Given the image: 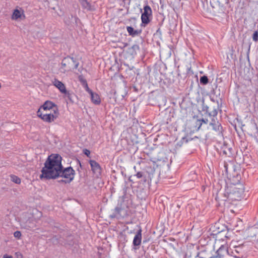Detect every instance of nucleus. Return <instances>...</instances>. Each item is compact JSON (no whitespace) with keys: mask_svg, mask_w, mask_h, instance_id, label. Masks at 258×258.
<instances>
[{"mask_svg":"<svg viewBox=\"0 0 258 258\" xmlns=\"http://www.w3.org/2000/svg\"><path fill=\"white\" fill-rule=\"evenodd\" d=\"M61 159V157L58 154H51L49 156L41 170L42 174L40 178L54 179L60 176L65 179L59 180V182L70 183L74 178L75 170L71 167L62 170Z\"/></svg>","mask_w":258,"mask_h":258,"instance_id":"obj_1","label":"nucleus"},{"mask_svg":"<svg viewBox=\"0 0 258 258\" xmlns=\"http://www.w3.org/2000/svg\"><path fill=\"white\" fill-rule=\"evenodd\" d=\"M79 64V62L75 58L68 56L62 60L60 71L62 73H65L72 69H76L78 67Z\"/></svg>","mask_w":258,"mask_h":258,"instance_id":"obj_2","label":"nucleus"},{"mask_svg":"<svg viewBox=\"0 0 258 258\" xmlns=\"http://www.w3.org/2000/svg\"><path fill=\"white\" fill-rule=\"evenodd\" d=\"M58 110H53V112H44L38 109L37 112V115L43 121L46 122L50 123L53 121L58 117Z\"/></svg>","mask_w":258,"mask_h":258,"instance_id":"obj_3","label":"nucleus"},{"mask_svg":"<svg viewBox=\"0 0 258 258\" xmlns=\"http://www.w3.org/2000/svg\"><path fill=\"white\" fill-rule=\"evenodd\" d=\"M230 255L235 258H242L245 254L247 247L244 244L238 245H233L232 248L230 247Z\"/></svg>","mask_w":258,"mask_h":258,"instance_id":"obj_4","label":"nucleus"},{"mask_svg":"<svg viewBox=\"0 0 258 258\" xmlns=\"http://www.w3.org/2000/svg\"><path fill=\"white\" fill-rule=\"evenodd\" d=\"M152 9L149 6L146 5L144 7V12L141 15V20L144 26L149 23V17L152 15Z\"/></svg>","mask_w":258,"mask_h":258,"instance_id":"obj_5","label":"nucleus"},{"mask_svg":"<svg viewBox=\"0 0 258 258\" xmlns=\"http://www.w3.org/2000/svg\"><path fill=\"white\" fill-rule=\"evenodd\" d=\"M127 215L126 210L119 207L117 206L114 210L113 213L110 215L112 218L120 219L124 218Z\"/></svg>","mask_w":258,"mask_h":258,"instance_id":"obj_6","label":"nucleus"},{"mask_svg":"<svg viewBox=\"0 0 258 258\" xmlns=\"http://www.w3.org/2000/svg\"><path fill=\"white\" fill-rule=\"evenodd\" d=\"M11 18L14 20H24L26 16L24 11L22 8L17 7L13 11Z\"/></svg>","mask_w":258,"mask_h":258,"instance_id":"obj_7","label":"nucleus"},{"mask_svg":"<svg viewBox=\"0 0 258 258\" xmlns=\"http://www.w3.org/2000/svg\"><path fill=\"white\" fill-rule=\"evenodd\" d=\"M217 256L213 257H224L226 254L230 255L231 253V249L230 247L228 248L227 245H221L220 248L217 250Z\"/></svg>","mask_w":258,"mask_h":258,"instance_id":"obj_8","label":"nucleus"},{"mask_svg":"<svg viewBox=\"0 0 258 258\" xmlns=\"http://www.w3.org/2000/svg\"><path fill=\"white\" fill-rule=\"evenodd\" d=\"M39 109L43 110V111L47 112L48 111L53 112V110H57L56 105L51 101H46L41 106Z\"/></svg>","mask_w":258,"mask_h":258,"instance_id":"obj_9","label":"nucleus"},{"mask_svg":"<svg viewBox=\"0 0 258 258\" xmlns=\"http://www.w3.org/2000/svg\"><path fill=\"white\" fill-rule=\"evenodd\" d=\"M89 163L93 172L97 175H100L101 168L99 164L93 160H90Z\"/></svg>","mask_w":258,"mask_h":258,"instance_id":"obj_10","label":"nucleus"},{"mask_svg":"<svg viewBox=\"0 0 258 258\" xmlns=\"http://www.w3.org/2000/svg\"><path fill=\"white\" fill-rule=\"evenodd\" d=\"M52 83L61 93L66 92V86L61 81L57 79H54L52 81Z\"/></svg>","mask_w":258,"mask_h":258,"instance_id":"obj_11","label":"nucleus"},{"mask_svg":"<svg viewBox=\"0 0 258 258\" xmlns=\"http://www.w3.org/2000/svg\"><path fill=\"white\" fill-rule=\"evenodd\" d=\"M210 124L212 126L213 130L219 134L222 133V127L218 121H216L214 119H212Z\"/></svg>","mask_w":258,"mask_h":258,"instance_id":"obj_12","label":"nucleus"},{"mask_svg":"<svg viewBox=\"0 0 258 258\" xmlns=\"http://www.w3.org/2000/svg\"><path fill=\"white\" fill-rule=\"evenodd\" d=\"M142 241V229L140 228L136 234L134 239L133 244L135 246H139L141 244Z\"/></svg>","mask_w":258,"mask_h":258,"instance_id":"obj_13","label":"nucleus"},{"mask_svg":"<svg viewBox=\"0 0 258 258\" xmlns=\"http://www.w3.org/2000/svg\"><path fill=\"white\" fill-rule=\"evenodd\" d=\"M126 30L129 35L132 37L138 36L141 33V30H135L134 28L131 26H126Z\"/></svg>","mask_w":258,"mask_h":258,"instance_id":"obj_14","label":"nucleus"},{"mask_svg":"<svg viewBox=\"0 0 258 258\" xmlns=\"http://www.w3.org/2000/svg\"><path fill=\"white\" fill-rule=\"evenodd\" d=\"M90 95L91 96V101L94 104L96 105L100 104L101 103V99L98 94L93 92Z\"/></svg>","mask_w":258,"mask_h":258,"instance_id":"obj_15","label":"nucleus"},{"mask_svg":"<svg viewBox=\"0 0 258 258\" xmlns=\"http://www.w3.org/2000/svg\"><path fill=\"white\" fill-rule=\"evenodd\" d=\"M82 8L88 11L92 10L91 4L87 0H79Z\"/></svg>","mask_w":258,"mask_h":258,"instance_id":"obj_16","label":"nucleus"},{"mask_svg":"<svg viewBox=\"0 0 258 258\" xmlns=\"http://www.w3.org/2000/svg\"><path fill=\"white\" fill-rule=\"evenodd\" d=\"M140 49V47L138 44H134L129 48V52L132 55H135L137 53V51Z\"/></svg>","mask_w":258,"mask_h":258,"instance_id":"obj_17","label":"nucleus"},{"mask_svg":"<svg viewBox=\"0 0 258 258\" xmlns=\"http://www.w3.org/2000/svg\"><path fill=\"white\" fill-rule=\"evenodd\" d=\"M10 179L13 182L16 184H20L21 182V179L16 175L11 174L10 175Z\"/></svg>","mask_w":258,"mask_h":258,"instance_id":"obj_18","label":"nucleus"},{"mask_svg":"<svg viewBox=\"0 0 258 258\" xmlns=\"http://www.w3.org/2000/svg\"><path fill=\"white\" fill-rule=\"evenodd\" d=\"M209 80L207 76H203L200 78V83L203 85H206L208 83Z\"/></svg>","mask_w":258,"mask_h":258,"instance_id":"obj_19","label":"nucleus"},{"mask_svg":"<svg viewBox=\"0 0 258 258\" xmlns=\"http://www.w3.org/2000/svg\"><path fill=\"white\" fill-rule=\"evenodd\" d=\"M217 114H218V111L216 108H214L211 112L209 113V116L215 117V116H216L217 115Z\"/></svg>","mask_w":258,"mask_h":258,"instance_id":"obj_20","label":"nucleus"},{"mask_svg":"<svg viewBox=\"0 0 258 258\" xmlns=\"http://www.w3.org/2000/svg\"><path fill=\"white\" fill-rule=\"evenodd\" d=\"M62 94H64L65 95V96L69 99L71 101H72V96H73V94L71 93L70 92L68 91L67 90H66V92L65 93H62Z\"/></svg>","mask_w":258,"mask_h":258,"instance_id":"obj_21","label":"nucleus"},{"mask_svg":"<svg viewBox=\"0 0 258 258\" xmlns=\"http://www.w3.org/2000/svg\"><path fill=\"white\" fill-rule=\"evenodd\" d=\"M85 85L84 87L87 92H88L89 94L93 92V91L89 88L87 82L84 81Z\"/></svg>","mask_w":258,"mask_h":258,"instance_id":"obj_22","label":"nucleus"},{"mask_svg":"<svg viewBox=\"0 0 258 258\" xmlns=\"http://www.w3.org/2000/svg\"><path fill=\"white\" fill-rule=\"evenodd\" d=\"M252 39L254 41L257 42L258 41V31H255L252 35Z\"/></svg>","mask_w":258,"mask_h":258,"instance_id":"obj_23","label":"nucleus"},{"mask_svg":"<svg viewBox=\"0 0 258 258\" xmlns=\"http://www.w3.org/2000/svg\"><path fill=\"white\" fill-rule=\"evenodd\" d=\"M14 236L15 237L19 239L21 236V233L19 231H15L14 233Z\"/></svg>","mask_w":258,"mask_h":258,"instance_id":"obj_24","label":"nucleus"},{"mask_svg":"<svg viewBox=\"0 0 258 258\" xmlns=\"http://www.w3.org/2000/svg\"><path fill=\"white\" fill-rule=\"evenodd\" d=\"M79 80L83 86L85 85L84 81L87 82L86 80L84 79L82 76H80L79 77Z\"/></svg>","mask_w":258,"mask_h":258,"instance_id":"obj_25","label":"nucleus"},{"mask_svg":"<svg viewBox=\"0 0 258 258\" xmlns=\"http://www.w3.org/2000/svg\"><path fill=\"white\" fill-rule=\"evenodd\" d=\"M250 230L251 231L254 232L253 236H256V234L258 232V229H257L256 227H251Z\"/></svg>","mask_w":258,"mask_h":258,"instance_id":"obj_26","label":"nucleus"},{"mask_svg":"<svg viewBox=\"0 0 258 258\" xmlns=\"http://www.w3.org/2000/svg\"><path fill=\"white\" fill-rule=\"evenodd\" d=\"M83 153H84V154H85L86 156H87L88 157H89V155L90 154V151L88 150V149H84L83 150Z\"/></svg>","mask_w":258,"mask_h":258,"instance_id":"obj_27","label":"nucleus"},{"mask_svg":"<svg viewBox=\"0 0 258 258\" xmlns=\"http://www.w3.org/2000/svg\"><path fill=\"white\" fill-rule=\"evenodd\" d=\"M136 176H137V177L138 178H141V177H142L143 176V173L142 172H137V173L136 174Z\"/></svg>","mask_w":258,"mask_h":258,"instance_id":"obj_28","label":"nucleus"},{"mask_svg":"<svg viewBox=\"0 0 258 258\" xmlns=\"http://www.w3.org/2000/svg\"><path fill=\"white\" fill-rule=\"evenodd\" d=\"M210 100L211 101H212L214 103H216L218 105H219V102L218 100L215 99L213 97H210Z\"/></svg>","mask_w":258,"mask_h":258,"instance_id":"obj_29","label":"nucleus"},{"mask_svg":"<svg viewBox=\"0 0 258 258\" xmlns=\"http://www.w3.org/2000/svg\"><path fill=\"white\" fill-rule=\"evenodd\" d=\"M16 255L17 258H22L23 257L22 254L20 252H19L16 253Z\"/></svg>","mask_w":258,"mask_h":258,"instance_id":"obj_30","label":"nucleus"},{"mask_svg":"<svg viewBox=\"0 0 258 258\" xmlns=\"http://www.w3.org/2000/svg\"><path fill=\"white\" fill-rule=\"evenodd\" d=\"M3 258H13V256L12 255L4 254Z\"/></svg>","mask_w":258,"mask_h":258,"instance_id":"obj_31","label":"nucleus"},{"mask_svg":"<svg viewBox=\"0 0 258 258\" xmlns=\"http://www.w3.org/2000/svg\"><path fill=\"white\" fill-rule=\"evenodd\" d=\"M209 109V107L208 106H205L203 107V110L206 111V112L208 111Z\"/></svg>","mask_w":258,"mask_h":258,"instance_id":"obj_32","label":"nucleus"},{"mask_svg":"<svg viewBox=\"0 0 258 258\" xmlns=\"http://www.w3.org/2000/svg\"><path fill=\"white\" fill-rule=\"evenodd\" d=\"M224 168L225 169L226 171H227L228 169V164L227 163H224Z\"/></svg>","mask_w":258,"mask_h":258,"instance_id":"obj_33","label":"nucleus"},{"mask_svg":"<svg viewBox=\"0 0 258 258\" xmlns=\"http://www.w3.org/2000/svg\"><path fill=\"white\" fill-rule=\"evenodd\" d=\"M202 121L203 122H204V123H207V121H208V119H207V120H206V121H205L204 119H203L202 120Z\"/></svg>","mask_w":258,"mask_h":258,"instance_id":"obj_34","label":"nucleus"},{"mask_svg":"<svg viewBox=\"0 0 258 258\" xmlns=\"http://www.w3.org/2000/svg\"><path fill=\"white\" fill-rule=\"evenodd\" d=\"M214 257H209V258H214Z\"/></svg>","mask_w":258,"mask_h":258,"instance_id":"obj_35","label":"nucleus"}]
</instances>
